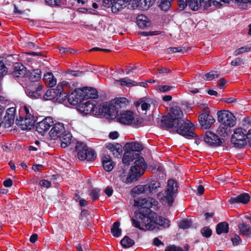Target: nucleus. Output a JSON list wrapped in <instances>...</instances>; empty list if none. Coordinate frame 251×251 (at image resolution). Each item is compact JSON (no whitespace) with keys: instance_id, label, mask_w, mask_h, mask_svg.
I'll list each match as a JSON object with an SVG mask.
<instances>
[{"instance_id":"c9c22d12","label":"nucleus","mask_w":251,"mask_h":251,"mask_svg":"<svg viewBox=\"0 0 251 251\" xmlns=\"http://www.w3.org/2000/svg\"><path fill=\"white\" fill-rule=\"evenodd\" d=\"M121 245L125 248H128L132 247L135 244L133 240L127 236H126L120 242Z\"/></svg>"},{"instance_id":"bf43d9fd","label":"nucleus","mask_w":251,"mask_h":251,"mask_svg":"<svg viewBox=\"0 0 251 251\" xmlns=\"http://www.w3.org/2000/svg\"><path fill=\"white\" fill-rule=\"evenodd\" d=\"M7 73V69L3 62L0 60V76L5 75Z\"/></svg>"},{"instance_id":"473e14b6","label":"nucleus","mask_w":251,"mask_h":251,"mask_svg":"<svg viewBox=\"0 0 251 251\" xmlns=\"http://www.w3.org/2000/svg\"><path fill=\"white\" fill-rule=\"evenodd\" d=\"M41 78V71L40 69L33 70L29 75V79L31 82H38Z\"/></svg>"},{"instance_id":"052dcab7","label":"nucleus","mask_w":251,"mask_h":251,"mask_svg":"<svg viewBox=\"0 0 251 251\" xmlns=\"http://www.w3.org/2000/svg\"><path fill=\"white\" fill-rule=\"evenodd\" d=\"M243 61L240 58H237L232 60L231 62V65L233 66H237L243 64Z\"/></svg>"},{"instance_id":"680f3d73","label":"nucleus","mask_w":251,"mask_h":251,"mask_svg":"<svg viewBox=\"0 0 251 251\" xmlns=\"http://www.w3.org/2000/svg\"><path fill=\"white\" fill-rule=\"evenodd\" d=\"M234 245H238L241 242V239L238 235H235L234 237L231 239Z\"/></svg>"},{"instance_id":"a878e982","label":"nucleus","mask_w":251,"mask_h":251,"mask_svg":"<svg viewBox=\"0 0 251 251\" xmlns=\"http://www.w3.org/2000/svg\"><path fill=\"white\" fill-rule=\"evenodd\" d=\"M238 226L240 234L247 236L251 235V227L249 225L243 222L240 223Z\"/></svg>"},{"instance_id":"f8f14e48","label":"nucleus","mask_w":251,"mask_h":251,"mask_svg":"<svg viewBox=\"0 0 251 251\" xmlns=\"http://www.w3.org/2000/svg\"><path fill=\"white\" fill-rule=\"evenodd\" d=\"M83 90L81 88L75 89L68 96V101L72 105H75L78 103H81L84 100Z\"/></svg>"},{"instance_id":"f3484780","label":"nucleus","mask_w":251,"mask_h":251,"mask_svg":"<svg viewBox=\"0 0 251 251\" xmlns=\"http://www.w3.org/2000/svg\"><path fill=\"white\" fill-rule=\"evenodd\" d=\"M16 124L21 126L23 130H29L34 126L35 118H30L28 117H20V120H17Z\"/></svg>"},{"instance_id":"72a5a7b5","label":"nucleus","mask_w":251,"mask_h":251,"mask_svg":"<svg viewBox=\"0 0 251 251\" xmlns=\"http://www.w3.org/2000/svg\"><path fill=\"white\" fill-rule=\"evenodd\" d=\"M230 128L226 126V125L220 124L219 128L217 130V132L220 136L225 137L230 132Z\"/></svg>"},{"instance_id":"423d86ee","label":"nucleus","mask_w":251,"mask_h":251,"mask_svg":"<svg viewBox=\"0 0 251 251\" xmlns=\"http://www.w3.org/2000/svg\"><path fill=\"white\" fill-rule=\"evenodd\" d=\"M147 168V165L144 158L138 156L134 166L130 168L129 175L126 179V183H131L137 180L138 178L144 173Z\"/></svg>"},{"instance_id":"c756f323","label":"nucleus","mask_w":251,"mask_h":251,"mask_svg":"<svg viewBox=\"0 0 251 251\" xmlns=\"http://www.w3.org/2000/svg\"><path fill=\"white\" fill-rule=\"evenodd\" d=\"M59 138L61 142V147L65 148L71 144L72 136L69 133L65 134L64 133Z\"/></svg>"},{"instance_id":"ea45409f","label":"nucleus","mask_w":251,"mask_h":251,"mask_svg":"<svg viewBox=\"0 0 251 251\" xmlns=\"http://www.w3.org/2000/svg\"><path fill=\"white\" fill-rule=\"evenodd\" d=\"M132 191L133 193L138 194H140L142 193H146L147 194H148L146 184L138 185L134 187L132 189Z\"/></svg>"},{"instance_id":"bb28decb","label":"nucleus","mask_w":251,"mask_h":251,"mask_svg":"<svg viewBox=\"0 0 251 251\" xmlns=\"http://www.w3.org/2000/svg\"><path fill=\"white\" fill-rule=\"evenodd\" d=\"M106 148L108 149L112 154L118 157V155L122 153V146L118 144L114 145L111 143H108L106 145Z\"/></svg>"},{"instance_id":"f03ea898","label":"nucleus","mask_w":251,"mask_h":251,"mask_svg":"<svg viewBox=\"0 0 251 251\" xmlns=\"http://www.w3.org/2000/svg\"><path fill=\"white\" fill-rule=\"evenodd\" d=\"M146 221H142L140 224V221H136L134 218H132L131 221L133 225L136 228L141 230H153L155 228L156 225L162 226L165 228L169 227L170 221L163 217L157 216L156 214L151 213L149 217H145Z\"/></svg>"},{"instance_id":"393cba45","label":"nucleus","mask_w":251,"mask_h":251,"mask_svg":"<svg viewBox=\"0 0 251 251\" xmlns=\"http://www.w3.org/2000/svg\"><path fill=\"white\" fill-rule=\"evenodd\" d=\"M138 157L137 154H133L132 152H130L127 150H125V152L123 157L122 161L125 165L128 166L131 161L134 159H136Z\"/></svg>"},{"instance_id":"2f4dec72","label":"nucleus","mask_w":251,"mask_h":251,"mask_svg":"<svg viewBox=\"0 0 251 251\" xmlns=\"http://www.w3.org/2000/svg\"><path fill=\"white\" fill-rule=\"evenodd\" d=\"M228 224L226 222L219 223L216 226V232L218 234L227 233L228 232Z\"/></svg>"},{"instance_id":"c03bdc74","label":"nucleus","mask_w":251,"mask_h":251,"mask_svg":"<svg viewBox=\"0 0 251 251\" xmlns=\"http://www.w3.org/2000/svg\"><path fill=\"white\" fill-rule=\"evenodd\" d=\"M201 233L203 237L209 238L212 234V230L208 226H204L201 229Z\"/></svg>"},{"instance_id":"b1692460","label":"nucleus","mask_w":251,"mask_h":251,"mask_svg":"<svg viewBox=\"0 0 251 251\" xmlns=\"http://www.w3.org/2000/svg\"><path fill=\"white\" fill-rule=\"evenodd\" d=\"M146 185L149 194L156 193L157 191V189L160 187L161 184L157 180H151Z\"/></svg>"},{"instance_id":"8fccbe9b","label":"nucleus","mask_w":251,"mask_h":251,"mask_svg":"<svg viewBox=\"0 0 251 251\" xmlns=\"http://www.w3.org/2000/svg\"><path fill=\"white\" fill-rule=\"evenodd\" d=\"M96 157V154L91 149H88L86 154H85V160L87 161H93Z\"/></svg>"},{"instance_id":"338daca9","label":"nucleus","mask_w":251,"mask_h":251,"mask_svg":"<svg viewBox=\"0 0 251 251\" xmlns=\"http://www.w3.org/2000/svg\"><path fill=\"white\" fill-rule=\"evenodd\" d=\"M110 139H116L119 137V133L117 131L111 132L109 134Z\"/></svg>"},{"instance_id":"cd10ccee","label":"nucleus","mask_w":251,"mask_h":251,"mask_svg":"<svg viewBox=\"0 0 251 251\" xmlns=\"http://www.w3.org/2000/svg\"><path fill=\"white\" fill-rule=\"evenodd\" d=\"M43 79L46 85L50 87H52L56 84V79L50 72L45 74Z\"/></svg>"},{"instance_id":"a19ab883","label":"nucleus","mask_w":251,"mask_h":251,"mask_svg":"<svg viewBox=\"0 0 251 251\" xmlns=\"http://www.w3.org/2000/svg\"><path fill=\"white\" fill-rule=\"evenodd\" d=\"M130 2H132V5L135 4L136 6H137L140 2L142 4V0H130ZM144 2L145 5L148 7L151 6L155 2V0H143Z\"/></svg>"},{"instance_id":"49530a36","label":"nucleus","mask_w":251,"mask_h":251,"mask_svg":"<svg viewBox=\"0 0 251 251\" xmlns=\"http://www.w3.org/2000/svg\"><path fill=\"white\" fill-rule=\"evenodd\" d=\"M192 224L191 220L184 219L182 220L179 224V227L180 228L186 229L190 227Z\"/></svg>"},{"instance_id":"7c9ffc66","label":"nucleus","mask_w":251,"mask_h":251,"mask_svg":"<svg viewBox=\"0 0 251 251\" xmlns=\"http://www.w3.org/2000/svg\"><path fill=\"white\" fill-rule=\"evenodd\" d=\"M102 163L103 168L105 171L110 172L113 169L112 161L109 155H105L102 157Z\"/></svg>"},{"instance_id":"9b49d317","label":"nucleus","mask_w":251,"mask_h":251,"mask_svg":"<svg viewBox=\"0 0 251 251\" xmlns=\"http://www.w3.org/2000/svg\"><path fill=\"white\" fill-rule=\"evenodd\" d=\"M53 125V121L51 117L45 118L42 121L37 123L36 129L41 135H43Z\"/></svg>"},{"instance_id":"3c124183","label":"nucleus","mask_w":251,"mask_h":251,"mask_svg":"<svg viewBox=\"0 0 251 251\" xmlns=\"http://www.w3.org/2000/svg\"><path fill=\"white\" fill-rule=\"evenodd\" d=\"M141 105V108L143 110H147L149 107L150 106V104L147 102L143 100H140L138 101H137L135 103L136 106L137 107Z\"/></svg>"},{"instance_id":"4d7b16f0","label":"nucleus","mask_w":251,"mask_h":251,"mask_svg":"<svg viewBox=\"0 0 251 251\" xmlns=\"http://www.w3.org/2000/svg\"><path fill=\"white\" fill-rule=\"evenodd\" d=\"M172 87L169 85H159L157 87V89L162 92H167L171 90Z\"/></svg>"},{"instance_id":"dca6fc26","label":"nucleus","mask_w":251,"mask_h":251,"mask_svg":"<svg viewBox=\"0 0 251 251\" xmlns=\"http://www.w3.org/2000/svg\"><path fill=\"white\" fill-rule=\"evenodd\" d=\"M53 126L50 130L49 134L50 137L55 140L60 138L65 132V128L63 124L58 123L53 124Z\"/></svg>"},{"instance_id":"ddd939ff","label":"nucleus","mask_w":251,"mask_h":251,"mask_svg":"<svg viewBox=\"0 0 251 251\" xmlns=\"http://www.w3.org/2000/svg\"><path fill=\"white\" fill-rule=\"evenodd\" d=\"M15 112L16 109L14 107L7 109L2 121V125L4 127L9 128L14 124Z\"/></svg>"},{"instance_id":"69168bd1","label":"nucleus","mask_w":251,"mask_h":251,"mask_svg":"<svg viewBox=\"0 0 251 251\" xmlns=\"http://www.w3.org/2000/svg\"><path fill=\"white\" fill-rule=\"evenodd\" d=\"M170 51L173 52H183V49H182L181 48H176V47H171L169 48L168 49Z\"/></svg>"},{"instance_id":"a211bd4d","label":"nucleus","mask_w":251,"mask_h":251,"mask_svg":"<svg viewBox=\"0 0 251 251\" xmlns=\"http://www.w3.org/2000/svg\"><path fill=\"white\" fill-rule=\"evenodd\" d=\"M110 2V4H112L111 11L113 13H117L126 7L128 9L131 4L130 1L128 3L125 0H113Z\"/></svg>"},{"instance_id":"a18cd8bd","label":"nucleus","mask_w":251,"mask_h":251,"mask_svg":"<svg viewBox=\"0 0 251 251\" xmlns=\"http://www.w3.org/2000/svg\"><path fill=\"white\" fill-rule=\"evenodd\" d=\"M57 88L51 89L46 91L45 96L49 99H56V96H57Z\"/></svg>"},{"instance_id":"864d4df0","label":"nucleus","mask_w":251,"mask_h":251,"mask_svg":"<svg viewBox=\"0 0 251 251\" xmlns=\"http://www.w3.org/2000/svg\"><path fill=\"white\" fill-rule=\"evenodd\" d=\"M87 146L82 142H78L76 144L75 150L77 152L83 151V150L87 149Z\"/></svg>"},{"instance_id":"c85d7f7f","label":"nucleus","mask_w":251,"mask_h":251,"mask_svg":"<svg viewBox=\"0 0 251 251\" xmlns=\"http://www.w3.org/2000/svg\"><path fill=\"white\" fill-rule=\"evenodd\" d=\"M137 22L138 26L141 28H145L150 25V22L145 15H140L137 18Z\"/></svg>"},{"instance_id":"5701e85b","label":"nucleus","mask_w":251,"mask_h":251,"mask_svg":"<svg viewBox=\"0 0 251 251\" xmlns=\"http://www.w3.org/2000/svg\"><path fill=\"white\" fill-rule=\"evenodd\" d=\"M81 89L83 90L84 100L96 99L98 97L97 91L95 89L87 87Z\"/></svg>"},{"instance_id":"6e6552de","label":"nucleus","mask_w":251,"mask_h":251,"mask_svg":"<svg viewBox=\"0 0 251 251\" xmlns=\"http://www.w3.org/2000/svg\"><path fill=\"white\" fill-rule=\"evenodd\" d=\"M116 116L117 121L125 125H137L141 124L142 122L141 119L138 116L135 115L130 110L123 111Z\"/></svg>"},{"instance_id":"e433bc0d","label":"nucleus","mask_w":251,"mask_h":251,"mask_svg":"<svg viewBox=\"0 0 251 251\" xmlns=\"http://www.w3.org/2000/svg\"><path fill=\"white\" fill-rule=\"evenodd\" d=\"M21 112L25 115L24 117L35 118L33 116V110L29 106L25 105L21 108Z\"/></svg>"},{"instance_id":"4c0bfd02","label":"nucleus","mask_w":251,"mask_h":251,"mask_svg":"<svg viewBox=\"0 0 251 251\" xmlns=\"http://www.w3.org/2000/svg\"><path fill=\"white\" fill-rule=\"evenodd\" d=\"M173 0H160L159 6L161 10L166 11L168 10Z\"/></svg>"},{"instance_id":"58836bf2","label":"nucleus","mask_w":251,"mask_h":251,"mask_svg":"<svg viewBox=\"0 0 251 251\" xmlns=\"http://www.w3.org/2000/svg\"><path fill=\"white\" fill-rule=\"evenodd\" d=\"M220 76L217 72L212 71L202 76V78L205 80L210 81L215 78H218Z\"/></svg>"},{"instance_id":"39448f33","label":"nucleus","mask_w":251,"mask_h":251,"mask_svg":"<svg viewBox=\"0 0 251 251\" xmlns=\"http://www.w3.org/2000/svg\"><path fill=\"white\" fill-rule=\"evenodd\" d=\"M247 139L251 145V128L247 132L244 128L238 127L234 129L231 141L235 147L241 149L247 144Z\"/></svg>"},{"instance_id":"2eb2a0df","label":"nucleus","mask_w":251,"mask_h":251,"mask_svg":"<svg viewBox=\"0 0 251 251\" xmlns=\"http://www.w3.org/2000/svg\"><path fill=\"white\" fill-rule=\"evenodd\" d=\"M205 143L211 146H218L222 144L221 139L213 132L207 131L204 138Z\"/></svg>"},{"instance_id":"774afa93","label":"nucleus","mask_w":251,"mask_h":251,"mask_svg":"<svg viewBox=\"0 0 251 251\" xmlns=\"http://www.w3.org/2000/svg\"><path fill=\"white\" fill-rule=\"evenodd\" d=\"M104 193L106 195H107L108 197H110L112 195L113 193V189L110 187H107L105 190Z\"/></svg>"},{"instance_id":"37998d69","label":"nucleus","mask_w":251,"mask_h":251,"mask_svg":"<svg viewBox=\"0 0 251 251\" xmlns=\"http://www.w3.org/2000/svg\"><path fill=\"white\" fill-rule=\"evenodd\" d=\"M119 81L120 82L121 85L122 86L125 85L129 87L131 86H134L137 84V83L135 81H132V80L127 78H122L119 80Z\"/></svg>"},{"instance_id":"0e129e2a","label":"nucleus","mask_w":251,"mask_h":251,"mask_svg":"<svg viewBox=\"0 0 251 251\" xmlns=\"http://www.w3.org/2000/svg\"><path fill=\"white\" fill-rule=\"evenodd\" d=\"M68 73L70 74L71 76H78L81 75L83 74L82 72L78 71H68Z\"/></svg>"},{"instance_id":"5fc2aeb1","label":"nucleus","mask_w":251,"mask_h":251,"mask_svg":"<svg viewBox=\"0 0 251 251\" xmlns=\"http://www.w3.org/2000/svg\"><path fill=\"white\" fill-rule=\"evenodd\" d=\"M100 190L98 189H93L90 193V196L93 201L97 200L99 198V192Z\"/></svg>"},{"instance_id":"7ed1b4c3","label":"nucleus","mask_w":251,"mask_h":251,"mask_svg":"<svg viewBox=\"0 0 251 251\" xmlns=\"http://www.w3.org/2000/svg\"><path fill=\"white\" fill-rule=\"evenodd\" d=\"M158 204V202L155 199L149 197L143 199L135 200L134 206L140 207L138 211H135L134 219L137 221H140V224L142 223V221H146L144 219L145 217H149L151 215V213H154L150 208L152 206H156Z\"/></svg>"},{"instance_id":"79ce46f5","label":"nucleus","mask_w":251,"mask_h":251,"mask_svg":"<svg viewBox=\"0 0 251 251\" xmlns=\"http://www.w3.org/2000/svg\"><path fill=\"white\" fill-rule=\"evenodd\" d=\"M57 96H56V100L59 102L64 100L68 96L65 91L61 90V89H57Z\"/></svg>"},{"instance_id":"f704fd0d","label":"nucleus","mask_w":251,"mask_h":251,"mask_svg":"<svg viewBox=\"0 0 251 251\" xmlns=\"http://www.w3.org/2000/svg\"><path fill=\"white\" fill-rule=\"evenodd\" d=\"M120 225V223L118 221L115 222L113 225L111 231L114 237H118L121 235L122 230L119 228Z\"/></svg>"},{"instance_id":"09e8293b","label":"nucleus","mask_w":251,"mask_h":251,"mask_svg":"<svg viewBox=\"0 0 251 251\" xmlns=\"http://www.w3.org/2000/svg\"><path fill=\"white\" fill-rule=\"evenodd\" d=\"M251 51V47L248 46L242 47L239 49L235 50L233 53L235 56H237L241 53H244L245 52Z\"/></svg>"},{"instance_id":"0eeeda50","label":"nucleus","mask_w":251,"mask_h":251,"mask_svg":"<svg viewBox=\"0 0 251 251\" xmlns=\"http://www.w3.org/2000/svg\"><path fill=\"white\" fill-rule=\"evenodd\" d=\"M168 188L164 193L158 194V198L164 204H167L171 206L174 202V198L175 193L177 190V185L176 182L173 179H169L168 181Z\"/></svg>"},{"instance_id":"de8ad7c7","label":"nucleus","mask_w":251,"mask_h":251,"mask_svg":"<svg viewBox=\"0 0 251 251\" xmlns=\"http://www.w3.org/2000/svg\"><path fill=\"white\" fill-rule=\"evenodd\" d=\"M188 246H185V250H184L180 247L176 246L175 245H171L168 246L165 251H188Z\"/></svg>"},{"instance_id":"6ab92c4d","label":"nucleus","mask_w":251,"mask_h":251,"mask_svg":"<svg viewBox=\"0 0 251 251\" xmlns=\"http://www.w3.org/2000/svg\"><path fill=\"white\" fill-rule=\"evenodd\" d=\"M96 101L93 100H91L84 103H81L79 105V111L85 115L90 114L94 111L96 107Z\"/></svg>"},{"instance_id":"603ef678","label":"nucleus","mask_w":251,"mask_h":251,"mask_svg":"<svg viewBox=\"0 0 251 251\" xmlns=\"http://www.w3.org/2000/svg\"><path fill=\"white\" fill-rule=\"evenodd\" d=\"M47 5L50 6H59L60 5V0H45Z\"/></svg>"},{"instance_id":"412c9836","label":"nucleus","mask_w":251,"mask_h":251,"mask_svg":"<svg viewBox=\"0 0 251 251\" xmlns=\"http://www.w3.org/2000/svg\"><path fill=\"white\" fill-rule=\"evenodd\" d=\"M125 150H127L130 152H132L133 154H137L139 155V153L143 150L142 145L138 142H131L126 143L125 145Z\"/></svg>"},{"instance_id":"20e7f679","label":"nucleus","mask_w":251,"mask_h":251,"mask_svg":"<svg viewBox=\"0 0 251 251\" xmlns=\"http://www.w3.org/2000/svg\"><path fill=\"white\" fill-rule=\"evenodd\" d=\"M128 100L126 98H117L110 101L109 103H103L100 108L102 113L112 118L116 117L120 108H125L128 104Z\"/></svg>"},{"instance_id":"e2e57ef3","label":"nucleus","mask_w":251,"mask_h":251,"mask_svg":"<svg viewBox=\"0 0 251 251\" xmlns=\"http://www.w3.org/2000/svg\"><path fill=\"white\" fill-rule=\"evenodd\" d=\"M39 184L41 186L45 188H49L50 186V181L47 180H42L40 181Z\"/></svg>"},{"instance_id":"aec40b11","label":"nucleus","mask_w":251,"mask_h":251,"mask_svg":"<svg viewBox=\"0 0 251 251\" xmlns=\"http://www.w3.org/2000/svg\"><path fill=\"white\" fill-rule=\"evenodd\" d=\"M250 200V196L248 193H242L236 197H231L228 202L232 204L237 203L247 204Z\"/></svg>"},{"instance_id":"f257e3e1","label":"nucleus","mask_w":251,"mask_h":251,"mask_svg":"<svg viewBox=\"0 0 251 251\" xmlns=\"http://www.w3.org/2000/svg\"><path fill=\"white\" fill-rule=\"evenodd\" d=\"M183 115L179 107H173L169 116L163 117L161 121V126L166 128H174L177 133L187 138L196 137V134L193 132V125L189 120L182 119Z\"/></svg>"},{"instance_id":"13d9d810","label":"nucleus","mask_w":251,"mask_h":251,"mask_svg":"<svg viewBox=\"0 0 251 251\" xmlns=\"http://www.w3.org/2000/svg\"><path fill=\"white\" fill-rule=\"evenodd\" d=\"M88 149L87 148V149L83 150V151H81L77 152V156L79 160H85V154H86Z\"/></svg>"},{"instance_id":"9d476101","label":"nucleus","mask_w":251,"mask_h":251,"mask_svg":"<svg viewBox=\"0 0 251 251\" xmlns=\"http://www.w3.org/2000/svg\"><path fill=\"white\" fill-rule=\"evenodd\" d=\"M25 93L31 99H38L44 93L43 86L39 82H30L26 87Z\"/></svg>"},{"instance_id":"4be33fe9","label":"nucleus","mask_w":251,"mask_h":251,"mask_svg":"<svg viewBox=\"0 0 251 251\" xmlns=\"http://www.w3.org/2000/svg\"><path fill=\"white\" fill-rule=\"evenodd\" d=\"M12 75L13 76L16 77H24L27 75V70L23 65L17 63L14 67Z\"/></svg>"},{"instance_id":"4468645a","label":"nucleus","mask_w":251,"mask_h":251,"mask_svg":"<svg viewBox=\"0 0 251 251\" xmlns=\"http://www.w3.org/2000/svg\"><path fill=\"white\" fill-rule=\"evenodd\" d=\"M215 120L212 116L210 115L207 112H204L199 116V122L201 126L207 129L215 122Z\"/></svg>"},{"instance_id":"6e6d98bb","label":"nucleus","mask_w":251,"mask_h":251,"mask_svg":"<svg viewBox=\"0 0 251 251\" xmlns=\"http://www.w3.org/2000/svg\"><path fill=\"white\" fill-rule=\"evenodd\" d=\"M69 86L70 84L68 82L66 81H63L58 84L57 86V89H61V90H63L66 91V89Z\"/></svg>"},{"instance_id":"1a4fd4ad","label":"nucleus","mask_w":251,"mask_h":251,"mask_svg":"<svg viewBox=\"0 0 251 251\" xmlns=\"http://www.w3.org/2000/svg\"><path fill=\"white\" fill-rule=\"evenodd\" d=\"M218 121L221 124L231 127L236 124L235 118L232 113L227 110H221L217 113Z\"/></svg>"}]
</instances>
